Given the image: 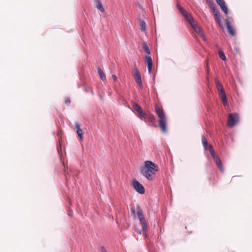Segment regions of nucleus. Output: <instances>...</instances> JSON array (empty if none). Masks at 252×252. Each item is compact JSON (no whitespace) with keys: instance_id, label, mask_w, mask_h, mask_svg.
<instances>
[{"instance_id":"nucleus-1","label":"nucleus","mask_w":252,"mask_h":252,"mask_svg":"<svg viewBox=\"0 0 252 252\" xmlns=\"http://www.w3.org/2000/svg\"><path fill=\"white\" fill-rule=\"evenodd\" d=\"M177 7L180 12L185 17L186 20L188 21V22L190 24L192 28L193 29L195 32L196 33L198 34L204 41H205L206 40V38L204 34L202 32L200 27H199L196 23V22L195 21L192 16L185 9H184L180 5L179 3H177Z\"/></svg>"},{"instance_id":"nucleus-2","label":"nucleus","mask_w":252,"mask_h":252,"mask_svg":"<svg viewBox=\"0 0 252 252\" xmlns=\"http://www.w3.org/2000/svg\"><path fill=\"white\" fill-rule=\"evenodd\" d=\"M158 169L157 164L152 161L147 160L144 162V166L141 168V173L147 180L152 181L155 178Z\"/></svg>"},{"instance_id":"nucleus-3","label":"nucleus","mask_w":252,"mask_h":252,"mask_svg":"<svg viewBox=\"0 0 252 252\" xmlns=\"http://www.w3.org/2000/svg\"><path fill=\"white\" fill-rule=\"evenodd\" d=\"M156 111L157 113L158 117L159 118V126L160 127L161 130L163 132H166L167 131L166 129V122H167V118L165 116V114L161 109L159 108L158 105H156Z\"/></svg>"},{"instance_id":"nucleus-4","label":"nucleus","mask_w":252,"mask_h":252,"mask_svg":"<svg viewBox=\"0 0 252 252\" xmlns=\"http://www.w3.org/2000/svg\"><path fill=\"white\" fill-rule=\"evenodd\" d=\"M143 49L146 52L148 55L151 54L149 48L146 43L143 44ZM145 62L148 64V73L151 74L152 70L153 61L151 57L149 56H146L144 59Z\"/></svg>"},{"instance_id":"nucleus-5","label":"nucleus","mask_w":252,"mask_h":252,"mask_svg":"<svg viewBox=\"0 0 252 252\" xmlns=\"http://www.w3.org/2000/svg\"><path fill=\"white\" fill-rule=\"evenodd\" d=\"M217 88L218 89L219 94L221 97L223 102V104L226 106L227 104V98L225 94L224 89L221 83H220L218 79L215 80Z\"/></svg>"},{"instance_id":"nucleus-6","label":"nucleus","mask_w":252,"mask_h":252,"mask_svg":"<svg viewBox=\"0 0 252 252\" xmlns=\"http://www.w3.org/2000/svg\"><path fill=\"white\" fill-rule=\"evenodd\" d=\"M239 116L237 113H230L228 119V126L229 127L234 126L239 122Z\"/></svg>"},{"instance_id":"nucleus-7","label":"nucleus","mask_w":252,"mask_h":252,"mask_svg":"<svg viewBox=\"0 0 252 252\" xmlns=\"http://www.w3.org/2000/svg\"><path fill=\"white\" fill-rule=\"evenodd\" d=\"M133 188L140 194H143L145 192V189L143 186L137 180H134L132 182Z\"/></svg>"},{"instance_id":"nucleus-8","label":"nucleus","mask_w":252,"mask_h":252,"mask_svg":"<svg viewBox=\"0 0 252 252\" xmlns=\"http://www.w3.org/2000/svg\"><path fill=\"white\" fill-rule=\"evenodd\" d=\"M134 77L135 79L137 85L141 88H143V84L141 81V74L139 71V70L137 68H135L134 69Z\"/></svg>"},{"instance_id":"nucleus-9","label":"nucleus","mask_w":252,"mask_h":252,"mask_svg":"<svg viewBox=\"0 0 252 252\" xmlns=\"http://www.w3.org/2000/svg\"><path fill=\"white\" fill-rule=\"evenodd\" d=\"M214 162H215L217 166L219 169L220 170V172H223L224 168L220 158L219 157L215 159L214 160Z\"/></svg>"},{"instance_id":"nucleus-10","label":"nucleus","mask_w":252,"mask_h":252,"mask_svg":"<svg viewBox=\"0 0 252 252\" xmlns=\"http://www.w3.org/2000/svg\"><path fill=\"white\" fill-rule=\"evenodd\" d=\"M64 173H65V179L66 180V182H68V181L70 177L71 176H72V177L75 179V175L72 173V170L71 169H68L67 167V168L64 169Z\"/></svg>"},{"instance_id":"nucleus-11","label":"nucleus","mask_w":252,"mask_h":252,"mask_svg":"<svg viewBox=\"0 0 252 252\" xmlns=\"http://www.w3.org/2000/svg\"><path fill=\"white\" fill-rule=\"evenodd\" d=\"M225 23L227 27V29L228 30V32L232 36L235 35V32L233 29V27L230 24L229 20L228 19H225Z\"/></svg>"},{"instance_id":"nucleus-12","label":"nucleus","mask_w":252,"mask_h":252,"mask_svg":"<svg viewBox=\"0 0 252 252\" xmlns=\"http://www.w3.org/2000/svg\"><path fill=\"white\" fill-rule=\"evenodd\" d=\"M75 127L76 129V132L77 133V134L78 136L79 137V138L81 140L83 139V131L81 129L80 127V125L78 123L75 124Z\"/></svg>"},{"instance_id":"nucleus-13","label":"nucleus","mask_w":252,"mask_h":252,"mask_svg":"<svg viewBox=\"0 0 252 252\" xmlns=\"http://www.w3.org/2000/svg\"><path fill=\"white\" fill-rule=\"evenodd\" d=\"M139 220L142 226V229L144 231L148 230V226L144 217L139 219Z\"/></svg>"},{"instance_id":"nucleus-14","label":"nucleus","mask_w":252,"mask_h":252,"mask_svg":"<svg viewBox=\"0 0 252 252\" xmlns=\"http://www.w3.org/2000/svg\"><path fill=\"white\" fill-rule=\"evenodd\" d=\"M207 150H209V151L210 152L211 156L213 160L217 158H219V157L216 155L213 147L212 145H209L208 149Z\"/></svg>"},{"instance_id":"nucleus-15","label":"nucleus","mask_w":252,"mask_h":252,"mask_svg":"<svg viewBox=\"0 0 252 252\" xmlns=\"http://www.w3.org/2000/svg\"><path fill=\"white\" fill-rule=\"evenodd\" d=\"M148 119L152 126H156V119L153 114H150L148 117Z\"/></svg>"},{"instance_id":"nucleus-16","label":"nucleus","mask_w":252,"mask_h":252,"mask_svg":"<svg viewBox=\"0 0 252 252\" xmlns=\"http://www.w3.org/2000/svg\"><path fill=\"white\" fill-rule=\"evenodd\" d=\"M96 8L101 12H103L104 9L100 0H95Z\"/></svg>"},{"instance_id":"nucleus-17","label":"nucleus","mask_w":252,"mask_h":252,"mask_svg":"<svg viewBox=\"0 0 252 252\" xmlns=\"http://www.w3.org/2000/svg\"><path fill=\"white\" fill-rule=\"evenodd\" d=\"M202 141L204 149L207 150L209 145H208L207 140L204 135L202 136Z\"/></svg>"},{"instance_id":"nucleus-18","label":"nucleus","mask_w":252,"mask_h":252,"mask_svg":"<svg viewBox=\"0 0 252 252\" xmlns=\"http://www.w3.org/2000/svg\"><path fill=\"white\" fill-rule=\"evenodd\" d=\"M221 10L223 11V12L225 14H227L228 13V9L226 5L225 2H223V3H221L219 5Z\"/></svg>"},{"instance_id":"nucleus-19","label":"nucleus","mask_w":252,"mask_h":252,"mask_svg":"<svg viewBox=\"0 0 252 252\" xmlns=\"http://www.w3.org/2000/svg\"><path fill=\"white\" fill-rule=\"evenodd\" d=\"M136 212H137V215L139 218V219L140 218L144 217L142 210L140 208V206L138 205L137 206V207H136Z\"/></svg>"},{"instance_id":"nucleus-20","label":"nucleus","mask_w":252,"mask_h":252,"mask_svg":"<svg viewBox=\"0 0 252 252\" xmlns=\"http://www.w3.org/2000/svg\"><path fill=\"white\" fill-rule=\"evenodd\" d=\"M98 72L99 73V76L100 77V79L102 81H104L106 80V76L104 73L103 72V71L100 69V67L97 68Z\"/></svg>"},{"instance_id":"nucleus-21","label":"nucleus","mask_w":252,"mask_h":252,"mask_svg":"<svg viewBox=\"0 0 252 252\" xmlns=\"http://www.w3.org/2000/svg\"><path fill=\"white\" fill-rule=\"evenodd\" d=\"M133 108L135 111H136L138 113H142V111H143L140 106L137 103H133Z\"/></svg>"},{"instance_id":"nucleus-22","label":"nucleus","mask_w":252,"mask_h":252,"mask_svg":"<svg viewBox=\"0 0 252 252\" xmlns=\"http://www.w3.org/2000/svg\"><path fill=\"white\" fill-rule=\"evenodd\" d=\"M139 25L141 27V29L143 32H145L146 29V25L145 22L143 20H140Z\"/></svg>"},{"instance_id":"nucleus-23","label":"nucleus","mask_w":252,"mask_h":252,"mask_svg":"<svg viewBox=\"0 0 252 252\" xmlns=\"http://www.w3.org/2000/svg\"><path fill=\"white\" fill-rule=\"evenodd\" d=\"M216 22L219 24L220 26H222V21L220 14L215 16Z\"/></svg>"},{"instance_id":"nucleus-24","label":"nucleus","mask_w":252,"mask_h":252,"mask_svg":"<svg viewBox=\"0 0 252 252\" xmlns=\"http://www.w3.org/2000/svg\"><path fill=\"white\" fill-rule=\"evenodd\" d=\"M219 57L222 60V61H226V58L225 56V54H224V53L222 51H220V50L219 51Z\"/></svg>"},{"instance_id":"nucleus-25","label":"nucleus","mask_w":252,"mask_h":252,"mask_svg":"<svg viewBox=\"0 0 252 252\" xmlns=\"http://www.w3.org/2000/svg\"><path fill=\"white\" fill-rule=\"evenodd\" d=\"M140 116V119L142 121H144L145 119L146 114L145 113H144L143 111H142V113H139Z\"/></svg>"},{"instance_id":"nucleus-26","label":"nucleus","mask_w":252,"mask_h":252,"mask_svg":"<svg viewBox=\"0 0 252 252\" xmlns=\"http://www.w3.org/2000/svg\"><path fill=\"white\" fill-rule=\"evenodd\" d=\"M212 10L213 14H214V16H217V15L219 14L215 7H212Z\"/></svg>"},{"instance_id":"nucleus-27","label":"nucleus","mask_w":252,"mask_h":252,"mask_svg":"<svg viewBox=\"0 0 252 252\" xmlns=\"http://www.w3.org/2000/svg\"><path fill=\"white\" fill-rule=\"evenodd\" d=\"M216 1L219 5L223 3V2H225L224 0H216Z\"/></svg>"},{"instance_id":"nucleus-28","label":"nucleus","mask_w":252,"mask_h":252,"mask_svg":"<svg viewBox=\"0 0 252 252\" xmlns=\"http://www.w3.org/2000/svg\"><path fill=\"white\" fill-rule=\"evenodd\" d=\"M101 252H108L104 246L101 247Z\"/></svg>"},{"instance_id":"nucleus-29","label":"nucleus","mask_w":252,"mask_h":252,"mask_svg":"<svg viewBox=\"0 0 252 252\" xmlns=\"http://www.w3.org/2000/svg\"><path fill=\"white\" fill-rule=\"evenodd\" d=\"M70 102V99L68 97L66 98L65 100V103L67 104H69Z\"/></svg>"},{"instance_id":"nucleus-30","label":"nucleus","mask_w":252,"mask_h":252,"mask_svg":"<svg viewBox=\"0 0 252 252\" xmlns=\"http://www.w3.org/2000/svg\"><path fill=\"white\" fill-rule=\"evenodd\" d=\"M209 7L212 9V7H215L214 6V3L213 1H210V3H209Z\"/></svg>"},{"instance_id":"nucleus-31","label":"nucleus","mask_w":252,"mask_h":252,"mask_svg":"<svg viewBox=\"0 0 252 252\" xmlns=\"http://www.w3.org/2000/svg\"><path fill=\"white\" fill-rule=\"evenodd\" d=\"M112 78H113V79L114 80V81H115L117 80V76H116V75L113 74V75H112Z\"/></svg>"},{"instance_id":"nucleus-32","label":"nucleus","mask_w":252,"mask_h":252,"mask_svg":"<svg viewBox=\"0 0 252 252\" xmlns=\"http://www.w3.org/2000/svg\"><path fill=\"white\" fill-rule=\"evenodd\" d=\"M132 213L133 214L134 216H135V211L134 209L131 210Z\"/></svg>"},{"instance_id":"nucleus-33","label":"nucleus","mask_w":252,"mask_h":252,"mask_svg":"<svg viewBox=\"0 0 252 252\" xmlns=\"http://www.w3.org/2000/svg\"><path fill=\"white\" fill-rule=\"evenodd\" d=\"M206 67H207V69H206L207 71L208 72L209 70H208V64H207V66Z\"/></svg>"},{"instance_id":"nucleus-34","label":"nucleus","mask_w":252,"mask_h":252,"mask_svg":"<svg viewBox=\"0 0 252 252\" xmlns=\"http://www.w3.org/2000/svg\"><path fill=\"white\" fill-rule=\"evenodd\" d=\"M208 1H209V2H208V3H210V1H212L211 0H208Z\"/></svg>"},{"instance_id":"nucleus-35","label":"nucleus","mask_w":252,"mask_h":252,"mask_svg":"<svg viewBox=\"0 0 252 252\" xmlns=\"http://www.w3.org/2000/svg\"><path fill=\"white\" fill-rule=\"evenodd\" d=\"M63 166H64V169L65 168H66V169L67 168L65 167V165H63Z\"/></svg>"},{"instance_id":"nucleus-36","label":"nucleus","mask_w":252,"mask_h":252,"mask_svg":"<svg viewBox=\"0 0 252 252\" xmlns=\"http://www.w3.org/2000/svg\"><path fill=\"white\" fill-rule=\"evenodd\" d=\"M207 0V2H209V1H208V0Z\"/></svg>"}]
</instances>
